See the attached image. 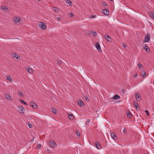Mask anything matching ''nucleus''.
Here are the masks:
<instances>
[{
  "label": "nucleus",
  "mask_w": 154,
  "mask_h": 154,
  "mask_svg": "<svg viewBox=\"0 0 154 154\" xmlns=\"http://www.w3.org/2000/svg\"><path fill=\"white\" fill-rule=\"evenodd\" d=\"M90 32L91 33V34L95 37H96L97 35V34L96 33V32H94L92 30H91V31Z\"/></svg>",
  "instance_id": "nucleus-15"
},
{
  "label": "nucleus",
  "mask_w": 154,
  "mask_h": 154,
  "mask_svg": "<svg viewBox=\"0 0 154 154\" xmlns=\"http://www.w3.org/2000/svg\"><path fill=\"white\" fill-rule=\"evenodd\" d=\"M66 2L68 3V4L69 5H72V2L70 0H67L66 1Z\"/></svg>",
  "instance_id": "nucleus-30"
},
{
  "label": "nucleus",
  "mask_w": 154,
  "mask_h": 154,
  "mask_svg": "<svg viewBox=\"0 0 154 154\" xmlns=\"http://www.w3.org/2000/svg\"><path fill=\"white\" fill-rule=\"evenodd\" d=\"M138 65L140 69V68H141L143 66V65L140 63H138Z\"/></svg>",
  "instance_id": "nucleus-36"
},
{
  "label": "nucleus",
  "mask_w": 154,
  "mask_h": 154,
  "mask_svg": "<svg viewBox=\"0 0 154 154\" xmlns=\"http://www.w3.org/2000/svg\"><path fill=\"white\" fill-rule=\"evenodd\" d=\"M26 70L29 73H31L32 72V69L30 68H27Z\"/></svg>",
  "instance_id": "nucleus-27"
},
{
  "label": "nucleus",
  "mask_w": 154,
  "mask_h": 154,
  "mask_svg": "<svg viewBox=\"0 0 154 154\" xmlns=\"http://www.w3.org/2000/svg\"><path fill=\"white\" fill-rule=\"evenodd\" d=\"M136 98L137 101H140V95L138 93H136L135 94Z\"/></svg>",
  "instance_id": "nucleus-6"
},
{
  "label": "nucleus",
  "mask_w": 154,
  "mask_h": 154,
  "mask_svg": "<svg viewBox=\"0 0 154 154\" xmlns=\"http://www.w3.org/2000/svg\"><path fill=\"white\" fill-rule=\"evenodd\" d=\"M42 147V145L40 144H39L37 145V146L36 147V148L37 149H40Z\"/></svg>",
  "instance_id": "nucleus-35"
},
{
  "label": "nucleus",
  "mask_w": 154,
  "mask_h": 154,
  "mask_svg": "<svg viewBox=\"0 0 154 154\" xmlns=\"http://www.w3.org/2000/svg\"><path fill=\"white\" fill-rule=\"evenodd\" d=\"M137 74H136L135 75V74L134 75V77H137Z\"/></svg>",
  "instance_id": "nucleus-48"
},
{
  "label": "nucleus",
  "mask_w": 154,
  "mask_h": 154,
  "mask_svg": "<svg viewBox=\"0 0 154 154\" xmlns=\"http://www.w3.org/2000/svg\"><path fill=\"white\" fill-rule=\"evenodd\" d=\"M131 116L132 114L131 112H129L127 114V116H128V117L131 118Z\"/></svg>",
  "instance_id": "nucleus-34"
},
{
  "label": "nucleus",
  "mask_w": 154,
  "mask_h": 154,
  "mask_svg": "<svg viewBox=\"0 0 154 154\" xmlns=\"http://www.w3.org/2000/svg\"><path fill=\"white\" fill-rule=\"evenodd\" d=\"M145 112L146 113V115L148 116H149V112L147 110H145Z\"/></svg>",
  "instance_id": "nucleus-40"
},
{
  "label": "nucleus",
  "mask_w": 154,
  "mask_h": 154,
  "mask_svg": "<svg viewBox=\"0 0 154 154\" xmlns=\"http://www.w3.org/2000/svg\"><path fill=\"white\" fill-rule=\"evenodd\" d=\"M6 79L10 82H12L13 81L12 79L10 76H7Z\"/></svg>",
  "instance_id": "nucleus-24"
},
{
  "label": "nucleus",
  "mask_w": 154,
  "mask_h": 154,
  "mask_svg": "<svg viewBox=\"0 0 154 154\" xmlns=\"http://www.w3.org/2000/svg\"><path fill=\"white\" fill-rule=\"evenodd\" d=\"M106 3L105 2H103V3H102V5H103V6H106Z\"/></svg>",
  "instance_id": "nucleus-45"
},
{
  "label": "nucleus",
  "mask_w": 154,
  "mask_h": 154,
  "mask_svg": "<svg viewBox=\"0 0 154 154\" xmlns=\"http://www.w3.org/2000/svg\"><path fill=\"white\" fill-rule=\"evenodd\" d=\"M20 101L21 103H23L25 105H27V103L26 102H24L23 100L20 99Z\"/></svg>",
  "instance_id": "nucleus-26"
},
{
  "label": "nucleus",
  "mask_w": 154,
  "mask_h": 154,
  "mask_svg": "<svg viewBox=\"0 0 154 154\" xmlns=\"http://www.w3.org/2000/svg\"><path fill=\"white\" fill-rule=\"evenodd\" d=\"M123 47L124 48H125L127 46L125 44H123Z\"/></svg>",
  "instance_id": "nucleus-46"
},
{
  "label": "nucleus",
  "mask_w": 154,
  "mask_h": 154,
  "mask_svg": "<svg viewBox=\"0 0 154 154\" xmlns=\"http://www.w3.org/2000/svg\"><path fill=\"white\" fill-rule=\"evenodd\" d=\"M96 47L97 48V49L99 51L100 50H101V48L100 47V45L98 43H97L96 44Z\"/></svg>",
  "instance_id": "nucleus-11"
},
{
  "label": "nucleus",
  "mask_w": 154,
  "mask_h": 154,
  "mask_svg": "<svg viewBox=\"0 0 154 154\" xmlns=\"http://www.w3.org/2000/svg\"><path fill=\"white\" fill-rule=\"evenodd\" d=\"M149 15L152 18L154 19V13H153L150 12L149 13Z\"/></svg>",
  "instance_id": "nucleus-21"
},
{
  "label": "nucleus",
  "mask_w": 154,
  "mask_h": 154,
  "mask_svg": "<svg viewBox=\"0 0 154 154\" xmlns=\"http://www.w3.org/2000/svg\"><path fill=\"white\" fill-rule=\"evenodd\" d=\"M110 1H112V0H110Z\"/></svg>",
  "instance_id": "nucleus-49"
},
{
  "label": "nucleus",
  "mask_w": 154,
  "mask_h": 154,
  "mask_svg": "<svg viewBox=\"0 0 154 154\" xmlns=\"http://www.w3.org/2000/svg\"><path fill=\"white\" fill-rule=\"evenodd\" d=\"M1 9L3 10H4L6 11L5 10L7 11H9V8H8V7H6L5 6H3L1 7Z\"/></svg>",
  "instance_id": "nucleus-9"
},
{
  "label": "nucleus",
  "mask_w": 154,
  "mask_h": 154,
  "mask_svg": "<svg viewBox=\"0 0 154 154\" xmlns=\"http://www.w3.org/2000/svg\"><path fill=\"white\" fill-rule=\"evenodd\" d=\"M14 20L16 23H18L20 21V18L16 17L15 18Z\"/></svg>",
  "instance_id": "nucleus-17"
},
{
  "label": "nucleus",
  "mask_w": 154,
  "mask_h": 154,
  "mask_svg": "<svg viewBox=\"0 0 154 154\" xmlns=\"http://www.w3.org/2000/svg\"><path fill=\"white\" fill-rule=\"evenodd\" d=\"M110 135L111 137L114 140H116L117 139V136H116L115 134L113 132L110 133Z\"/></svg>",
  "instance_id": "nucleus-5"
},
{
  "label": "nucleus",
  "mask_w": 154,
  "mask_h": 154,
  "mask_svg": "<svg viewBox=\"0 0 154 154\" xmlns=\"http://www.w3.org/2000/svg\"><path fill=\"white\" fill-rule=\"evenodd\" d=\"M141 74L143 77L144 78L146 77L145 75H146V72H145V71H142V72H141Z\"/></svg>",
  "instance_id": "nucleus-22"
},
{
  "label": "nucleus",
  "mask_w": 154,
  "mask_h": 154,
  "mask_svg": "<svg viewBox=\"0 0 154 154\" xmlns=\"http://www.w3.org/2000/svg\"><path fill=\"white\" fill-rule=\"evenodd\" d=\"M68 117L70 120H72L74 118L73 115L72 114H71L68 115Z\"/></svg>",
  "instance_id": "nucleus-16"
},
{
  "label": "nucleus",
  "mask_w": 154,
  "mask_h": 154,
  "mask_svg": "<svg viewBox=\"0 0 154 154\" xmlns=\"http://www.w3.org/2000/svg\"><path fill=\"white\" fill-rule=\"evenodd\" d=\"M29 127L30 128H33L32 125L31 124H29L28 125Z\"/></svg>",
  "instance_id": "nucleus-38"
},
{
  "label": "nucleus",
  "mask_w": 154,
  "mask_h": 154,
  "mask_svg": "<svg viewBox=\"0 0 154 154\" xmlns=\"http://www.w3.org/2000/svg\"><path fill=\"white\" fill-rule=\"evenodd\" d=\"M103 13L105 15L108 16L109 15V12L108 10L106 9H103L102 11Z\"/></svg>",
  "instance_id": "nucleus-3"
},
{
  "label": "nucleus",
  "mask_w": 154,
  "mask_h": 154,
  "mask_svg": "<svg viewBox=\"0 0 154 154\" xmlns=\"http://www.w3.org/2000/svg\"><path fill=\"white\" fill-rule=\"evenodd\" d=\"M69 15L71 17H73L74 16L73 14L71 13H69Z\"/></svg>",
  "instance_id": "nucleus-39"
},
{
  "label": "nucleus",
  "mask_w": 154,
  "mask_h": 154,
  "mask_svg": "<svg viewBox=\"0 0 154 154\" xmlns=\"http://www.w3.org/2000/svg\"><path fill=\"white\" fill-rule=\"evenodd\" d=\"M150 39L149 36L147 35L145 37L144 39V42H147Z\"/></svg>",
  "instance_id": "nucleus-7"
},
{
  "label": "nucleus",
  "mask_w": 154,
  "mask_h": 154,
  "mask_svg": "<svg viewBox=\"0 0 154 154\" xmlns=\"http://www.w3.org/2000/svg\"><path fill=\"white\" fill-rule=\"evenodd\" d=\"M95 17H96V16L95 15L92 16L91 17V18H95Z\"/></svg>",
  "instance_id": "nucleus-47"
},
{
  "label": "nucleus",
  "mask_w": 154,
  "mask_h": 154,
  "mask_svg": "<svg viewBox=\"0 0 154 154\" xmlns=\"http://www.w3.org/2000/svg\"><path fill=\"white\" fill-rule=\"evenodd\" d=\"M40 27L43 29H45L46 28V25L45 23L43 22H41L39 25Z\"/></svg>",
  "instance_id": "nucleus-1"
},
{
  "label": "nucleus",
  "mask_w": 154,
  "mask_h": 154,
  "mask_svg": "<svg viewBox=\"0 0 154 154\" xmlns=\"http://www.w3.org/2000/svg\"><path fill=\"white\" fill-rule=\"evenodd\" d=\"M56 143L55 142L52 141L50 142V146L51 147L54 148L56 146Z\"/></svg>",
  "instance_id": "nucleus-12"
},
{
  "label": "nucleus",
  "mask_w": 154,
  "mask_h": 154,
  "mask_svg": "<svg viewBox=\"0 0 154 154\" xmlns=\"http://www.w3.org/2000/svg\"><path fill=\"white\" fill-rule=\"evenodd\" d=\"M56 61L59 65L60 66L62 64V62L59 59H57Z\"/></svg>",
  "instance_id": "nucleus-23"
},
{
  "label": "nucleus",
  "mask_w": 154,
  "mask_h": 154,
  "mask_svg": "<svg viewBox=\"0 0 154 154\" xmlns=\"http://www.w3.org/2000/svg\"><path fill=\"white\" fill-rule=\"evenodd\" d=\"M13 55L14 57L16 58L17 59H18L19 58V57H20V56H19L17 55L16 54H13Z\"/></svg>",
  "instance_id": "nucleus-25"
},
{
  "label": "nucleus",
  "mask_w": 154,
  "mask_h": 154,
  "mask_svg": "<svg viewBox=\"0 0 154 154\" xmlns=\"http://www.w3.org/2000/svg\"><path fill=\"white\" fill-rule=\"evenodd\" d=\"M123 132L124 134H126L127 133L126 130L125 129H124L123 130Z\"/></svg>",
  "instance_id": "nucleus-37"
},
{
  "label": "nucleus",
  "mask_w": 154,
  "mask_h": 154,
  "mask_svg": "<svg viewBox=\"0 0 154 154\" xmlns=\"http://www.w3.org/2000/svg\"><path fill=\"white\" fill-rule=\"evenodd\" d=\"M30 105L34 109H36L37 108V105L36 103L33 102H31L30 103Z\"/></svg>",
  "instance_id": "nucleus-2"
},
{
  "label": "nucleus",
  "mask_w": 154,
  "mask_h": 154,
  "mask_svg": "<svg viewBox=\"0 0 154 154\" xmlns=\"http://www.w3.org/2000/svg\"><path fill=\"white\" fill-rule=\"evenodd\" d=\"M153 111H154V108L153 109Z\"/></svg>",
  "instance_id": "nucleus-50"
},
{
  "label": "nucleus",
  "mask_w": 154,
  "mask_h": 154,
  "mask_svg": "<svg viewBox=\"0 0 154 154\" xmlns=\"http://www.w3.org/2000/svg\"><path fill=\"white\" fill-rule=\"evenodd\" d=\"M57 19L59 21H61L62 19L60 17H57Z\"/></svg>",
  "instance_id": "nucleus-41"
},
{
  "label": "nucleus",
  "mask_w": 154,
  "mask_h": 154,
  "mask_svg": "<svg viewBox=\"0 0 154 154\" xmlns=\"http://www.w3.org/2000/svg\"><path fill=\"white\" fill-rule=\"evenodd\" d=\"M47 152L49 153H50L51 152V151L50 149H47Z\"/></svg>",
  "instance_id": "nucleus-44"
},
{
  "label": "nucleus",
  "mask_w": 154,
  "mask_h": 154,
  "mask_svg": "<svg viewBox=\"0 0 154 154\" xmlns=\"http://www.w3.org/2000/svg\"><path fill=\"white\" fill-rule=\"evenodd\" d=\"M84 97L85 98V100L87 101H88V100H89V99L86 96H85Z\"/></svg>",
  "instance_id": "nucleus-33"
},
{
  "label": "nucleus",
  "mask_w": 154,
  "mask_h": 154,
  "mask_svg": "<svg viewBox=\"0 0 154 154\" xmlns=\"http://www.w3.org/2000/svg\"><path fill=\"white\" fill-rule=\"evenodd\" d=\"M122 93L123 94H124L125 93V91L124 89H122Z\"/></svg>",
  "instance_id": "nucleus-43"
},
{
  "label": "nucleus",
  "mask_w": 154,
  "mask_h": 154,
  "mask_svg": "<svg viewBox=\"0 0 154 154\" xmlns=\"http://www.w3.org/2000/svg\"><path fill=\"white\" fill-rule=\"evenodd\" d=\"M104 37L108 42H110L111 41V38L109 35H105Z\"/></svg>",
  "instance_id": "nucleus-10"
},
{
  "label": "nucleus",
  "mask_w": 154,
  "mask_h": 154,
  "mask_svg": "<svg viewBox=\"0 0 154 154\" xmlns=\"http://www.w3.org/2000/svg\"><path fill=\"white\" fill-rule=\"evenodd\" d=\"M144 49L146 50V51L148 52L149 51V49L148 47L146 45L144 48Z\"/></svg>",
  "instance_id": "nucleus-18"
},
{
  "label": "nucleus",
  "mask_w": 154,
  "mask_h": 154,
  "mask_svg": "<svg viewBox=\"0 0 154 154\" xmlns=\"http://www.w3.org/2000/svg\"><path fill=\"white\" fill-rule=\"evenodd\" d=\"M53 10L55 11L56 12H58V11H59L58 9L57 8V7H54V8H53Z\"/></svg>",
  "instance_id": "nucleus-28"
},
{
  "label": "nucleus",
  "mask_w": 154,
  "mask_h": 154,
  "mask_svg": "<svg viewBox=\"0 0 154 154\" xmlns=\"http://www.w3.org/2000/svg\"><path fill=\"white\" fill-rule=\"evenodd\" d=\"M19 108L20 109V112L21 113H24V111L25 110V109L24 108L23 106H21L19 107Z\"/></svg>",
  "instance_id": "nucleus-8"
},
{
  "label": "nucleus",
  "mask_w": 154,
  "mask_h": 154,
  "mask_svg": "<svg viewBox=\"0 0 154 154\" xmlns=\"http://www.w3.org/2000/svg\"><path fill=\"white\" fill-rule=\"evenodd\" d=\"M95 145L96 146L97 148L98 149H101L100 145L98 142L96 143H95Z\"/></svg>",
  "instance_id": "nucleus-13"
},
{
  "label": "nucleus",
  "mask_w": 154,
  "mask_h": 154,
  "mask_svg": "<svg viewBox=\"0 0 154 154\" xmlns=\"http://www.w3.org/2000/svg\"><path fill=\"white\" fill-rule=\"evenodd\" d=\"M76 133L77 135L78 136H80V134L79 133L78 131H76Z\"/></svg>",
  "instance_id": "nucleus-42"
},
{
  "label": "nucleus",
  "mask_w": 154,
  "mask_h": 154,
  "mask_svg": "<svg viewBox=\"0 0 154 154\" xmlns=\"http://www.w3.org/2000/svg\"><path fill=\"white\" fill-rule=\"evenodd\" d=\"M52 111L54 113H56V110L54 108H52Z\"/></svg>",
  "instance_id": "nucleus-31"
},
{
  "label": "nucleus",
  "mask_w": 154,
  "mask_h": 154,
  "mask_svg": "<svg viewBox=\"0 0 154 154\" xmlns=\"http://www.w3.org/2000/svg\"><path fill=\"white\" fill-rule=\"evenodd\" d=\"M120 98V97L118 95H115L113 97V98L115 100H117Z\"/></svg>",
  "instance_id": "nucleus-20"
},
{
  "label": "nucleus",
  "mask_w": 154,
  "mask_h": 154,
  "mask_svg": "<svg viewBox=\"0 0 154 154\" xmlns=\"http://www.w3.org/2000/svg\"><path fill=\"white\" fill-rule=\"evenodd\" d=\"M18 94L21 97H23V94L21 91H19L18 92Z\"/></svg>",
  "instance_id": "nucleus-29"
},
{
  "label": "nucleus",
  "mask_w": 154,
  "mask_h": 154,
  "mask_svg": "<svg viewBox=\"0 0 154 154\" xmlns=\"http://www.w3.org/2000/svg\"><path fill=\"white\" fill-rule=\"evenodd\" d=\"M134 106L136 110H139L140 109V107L139 106L137 103L136 102H135L134 103Z\"/></svg>",
  "instance_id": "nucleus-4"
},
{
  "label": "nucleus",
  "mask_w": 154,
  "mask_h": 154,
  "mask_svg": "<svg viewBox=\"0 0 154 154\" xmlns=\"http://www.w3.org/2000/svg\"><path fill=\"white\" fill-rule=\"evenodd\" d=\"M5 97L6 99L9 100H11L12 98L11 97L9 94H6L5 96Z\"/></svg>",
  "instance_id": "nucleus-14"
},
{
  "label": "nucleus",
  "mask_w": 154,
  "mask_h": 154,
  "mask_svg": "<svg viewBox=\"0 0 154 154\" xmlns=\"http://www.w3.org/2000/svg\"><path fill=\"white\" fill-rule=\"evenodd\" d=\"M78 103L79 105L81 107H82L84 105V103L82 100H79Z\"/></svg>",
  "instance_id": "nucleus-19"
},
{
  "label": "nucleus",
  "mask_w": 154,
  "mask_h": 154,
  "mask_svg": "<svg viewBox=\"0 0 154 154\" xmlns=\"http://www.w3.org/2000/svg\"><path fill=\"white\" fill-rule=\"evenodd\" d=\"M84 32H85V34L87 36H89V32H86L85 31V30H84Z\"/></svg>",
  "instance_id": "nucleus-32"
}]
</instances>
